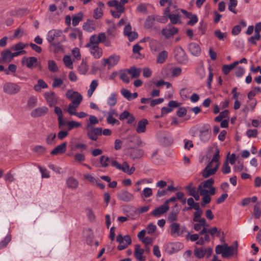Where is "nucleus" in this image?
Masks as SVG:
<instances>
[{"mask_svg": "<svg viewBox=\"0 0 261 261\" xmlns=\"http://www.w3.org/2000/svg\"><path fill=\"white\" fill-rule=\"evenodd\" d=\"M219 153V149L218 147H217L215 150V152L212 159V162H215L216 164L219 163L220 164L219 159L220 158V156Z\"/></svg>", "mask_w": 261, "mask_h": 261, "instance_id": "60", "label": "nucleus"}, {"mask_svg": "<svg viewBox=\"0 0 261 261\" xmlns=\"http://www.w3.org/2000/svg\"><path fill=\"white\" fill-rule=\"evenodd\" d=\"M62 34V31L52 29L48 31L46 35V40L50 44L56 41Z\"/></svg>", "mask_w": 261, "mask_h": 261, "instance_id": "14", "label": "nucleus"}, {"mask_svg": "<svg viewBox=\"0 0 261 261\" xmlns=\"http://www.w3.org/2000/svg\"><path fill=\"white\" fill-rule=\"evenodd\" d=\"M222 172L223 174H226L230 172V167L229 166V164L227 161H225L223 164L222 168Z\"/></svg>", "mask_w": 261, "mask_h": 261, "instance_id": "63", "label": "nucleus"}, {"mask_svg": "<svg viewBox=\"0 0 261 261\" xmlns=\"http://www.w3.org/2000/svg\"><path fill=\"white\" fill-rule=\"evenodd\" d=\"M107 33L108 35L111 38H113L115 37L117 35L116 27L114 25L108 28L107 29Z\"/></svg>", "mask_w": 261, "mask_h": 261, "instance_id": "46", "label": "nucleus"}, {"mask_svg": "<svg viewBox=\"0 0 261 261\" xmlns=\"http://www.w3.org/2000/svg\"><path fill=\"white\" fill-rule=\"evenodd\" d=\"M178 29L173 27L172 24H169L162 30V34L166 38L169 39L178 32Z\"/></svg>", "mask_w": 261, "mask_h": 261, "instance_id": "11", "label": "nucleus"}, {"mask_svg": "<svg viewBox=\"0 0 261 261\" xmlns=\"http://www.w3.org/2000/svg\"><path fill=\"white\" fill-rule=\"evenodd\" d=\"M178 212L172 210L168 216L167 220L170 222L176 221L177 219V214Z\"/></svg>", "mask_w": 261, "mask_h": 261, "instance_id": "54", "label": "nucleus"}, {"mask_svg": "<svg viewBox=\"0 0 261 261\" xmlns=\"http://www.w3.org/2000/svg\"><path fill=\"white\" fill-rule=\"evenodd\" d=\"M117 101L116 94L112 93L108 99V104L111 107H113L116 104Z\"/></svg>", "mask_w": 261, "mask_h": 261, "instance_id": "48", "label": "nucleus"}, {"mask_svg": "<svg viewBox=\"0 0 261 261\" xmlns=\"http://www.w3.org/2000/svg\"><path fill=\"white\" fill-rule=\"evenodd\" d=\"M186 191L189 195L192 196L196 199V189L195 187H192L191 184L186 187Z\"/></svg>", "mask_w": 261, "mask_h": 261, "instance_id": "59", "label": "nucleus"}, {"mask_svg": "<svg viewBox=\"0 0 261 261\" xmlns=\"http://www.w3.org/2000/svg\"><path fill=\"white\" fill-rule=\"evenodd\" d=\"M219 167V164H216L213 168H210L205 167L202 172V175L204 178H207L211 175L215 174Z\"/></svg>", "mask_w": 261, "mask_h": 261, "instance_id": "24", "label": "nucleus"}, {"mask_svg": "<svg viewBox=\"0 0 261 261\" xmlns=\"http://www.w3.org/2000/svg\"><path fill=\"white\" fill-rule=\"evenodd\" d=\"M66 125L68 126V130H71L74 128H77L82 126V124L81 123L74 121H69L67 122Z\"/></svg>", "mask_w": 261, "mask_h": 261, "instance_id": "44", "label": "nucleus"}, {"mask_svg": "<svg viewBox=\"0 0 261 261\" xmlns=\"http://www.w3.org/2000/svg\"><path fill=\"white\" fill-rule=\"evenodd\" d=\"M68 188L71 189H76L79 186V181L73 177H69L66 180Z\"/></svg>", "mask_w": 261, "mask_h": 261, "instance_id": "34", "label": "nucleus"}, {"mask_svg": "<svg viewBox=\"0 0 261 261\" xmlns=\"http://www.w3.org/2000/svg\"><path fill=\"white\" fill-rule=\"evenodd\" d=\"M226 244L217 245L215 248V252L216 254H221L222 256L223 257Z\"/></svg>", "mask_w": 261, "mask_h": 261, "instance_id": "56", "label": "nucleus"}, {"mask_svg": "<svg viewBox=\"0 0 261 261\" xmlns=\"http://www.w3.org/2000/svg\"><path fill=\"white\" fill-rule=\"evenodd\" d=\"M168 53L166 50L160 52L156 58V63L158 64H163L167 59Z\"/></svg>", "mask_w": 261, "mask_h": 261, "instance_id": "35", "label": "nucleus"}, {"mask_svg": "<svg viewBox=\"0 0 261 261\" xmlns=\"http://www.w3.org/2000/svg\"><path fill=\"white\" fill-rule=\"evenodd\" d=\"M11 236L7 235L4 240L0 242V249L6 247L9 242L11 241Z\"/></svg>", "mask_w": 261, "mask_h": 261, "instance_id": "62", "label": "nucleus"}, {"mask_svg": "<svg viewBox=\"0 0 261 261\" xmlns=\"http://www.w3.org/2000/svg\"><path fill=\"white\" fill-rule=\"evenodd\" d=\"M1 56L4 61H10L12 60L11 52L9 49L2 51L1 53Z\"/></svg>", "mask_w": 261, "mask_h": 261, "instance_id": "43", "label": "nucleus"}, {"mask_svg": "<svg viewBox=\"0 0 261 261\" xmlns=\"http://www.w3.org/2000/svg\"><path fill=\"white\" fill-rule=\"evenodd\" d=\"M29 11L27 8H14L9 12L10 16H23L27 15Z\"/></svg>", "mask_w": 261, "mask_h": 261, "instance_id": "23", "label": "nucleus"}, {"mask_svg": "<svg viewBox=\"0 0 261 261\" xmlns=\"http://www.w3.org/2000/svg\"><path fill=\"white\" fill-rule=\"evenodd\" d=\"M155 21V17H148V18L146 19L145 22V28L146 29H150L153 27V26L154 24Z\"/></svg>", "mask_w": 261, "mask_h": 261, "instance_id": "47", "label": "nucleus"}, {"mask_svg": "<svg viewBox=\"0 0 261 261\" xmlns=\"http://www.w3.org/2000/svg\"><path fill=\"white\" fill-rule=\"evenodd\" d=\"M37 102V98L34 96H31L28 100L27 106L30 108H33L36 106Z\"/></svg>", "mask_w": 261, "mask_h": 261, "instance_id": "49", "label": "nucleus"}, {"mask_svg": "<svg viewBox=\"0 0 261 261\" xmlns=\"http://www.w3.org/2000/svg\"><path fill=\"white\" fill-rule=\"evenodd\" d=\"M145 250L141 248L140 245L136 244L135 246L134 256L138 261H144L146 259L145 256H143Z\"/></svg>", "mask_w": 261, "mask_h": 261, "instance_id": "21", "label": "nucleus"}, {"mask_svg": "<svg viewBox=\"0 0 261 261\" xmlns=\"http://www.w3.org/2000/svg\"><path fill=\"white\" fill-rule=\"evenodd\" d=\"M214 180L213 178H210L201 182L197 189V193L202 196L201 202V206L204 207L206 204L211 202L212 198L211 195H215L216 189L213 187ZM199 199V196L197 194V201Z\"/></svg>", "mask_w": 261, "mask_h": 261, "instance_id": "1", "label": "nucleus"}, {"mask_svg": "<svg viewBox=\"0 0 261 261\" xmlns=\"http://www.w3.org/2000/svg\"><path fill=\"white\" fill-rule=\"evenodd\" d=\"M81 99L77 98V99H73L71 103L69 104L67 111L68 113L71 115H74L76 112V108L80 106L81 103Z\"/></svg>", "mask_w": 261, "mask_h": 261, "instance_id": "22", "label": "nucleus"}, {"mask_svg": "<svg viewBox=\"0 0 261 261\" xmlns=\"http://www.w3.org/2000/svg\"><path fill=\"white\" fill-rule=\"evenodd\" d=\"M116 241L119 243L117 249L122 250L127 247L128 245L132 243V240L129 235L122 236L121 234L117 236Z\"/></svg>", "mask_w": 261, "mask_h": 261, "instance_id": "5", "label": "nucleus"}, {"mask_svg": "<svg viewBox=\"0 0 261 261\" xmlns=\"http://www.w3.org/2000/svg\"><path fill=\"white\" fill-rule=\"evenodd\" d=\"M56 142V134L50 133L48 134L46 139V142L47 144L51 145L55 144Z\"/></svg>", "mask_w": 261, "mask_h": 261, "instance_id": "45", "label": "nucleus"}, {"mask_svg": "<svg viewBox=\"0 0 261 261\" xmlns=\"http://www.w3.org/2000/svg\"><path fill=\"white\" fill-rule=\"evenodd\" d=\"M128 73H127V69H124L123 70L120 71L119 72V78L121 80H122L123 82L125 83H129L130 82V79L129 76H128Z\"/></svg>", "mask_w": 261, "mask_h": 261, "instance_id": "39", "label": "nucleus"}, {"mask_svg": "<svg viewBox=\"0 0 261 261\" xmlns=\"http://www.w3.org/2000/svg\"><path fill=\"white\" fill-rule=\"evenodd\" d=\"M83 30L88 32H92L96 29L95 21L94 20L87 19L83 25Z\"/></svg>", "mask_w": 261, "mask_h": 261, "instance_id": "28", "label": "nucleus"}, {"mask_svg": "<svg viewBox=\"0 0 261 261\" xmlns=\"http://www.w3.org/2000/svg\"><path fill=\"white\" fill-rule=\"evenodd\" d=\"M211 136V127L209 124H204L200 129V139L204 142H207Z\"/></svg>", "mask_w": 261, "mask_h": 261, "instance_id": "7", "label": "nucleus"}, {"mask_svg": "<svg viewBox=\"0 0 261 261\" xmlns=\"http://www.w3.org/2000/svg\"><path fill=\"white\" fill-rule=\"evenodd\" d=\"M185 232L186 228H180L178 223H173L170 225V233L172 237L182 236Z\"/></svg>", "mask_w": 261, "mask_h": 261, "instance_id": "8", "label": "nucleus"}, {"mask_svg": "<svg viewBox=\"0 0 261 261\" xmlns=\"http://www.w3.org/2000/svg\"><path fill=\"white\" fill-rule=\"evenodd\" d=\"M85 211L89 221L90 222H94L96 219V217L91 207H87L85 208Z\"/></svg>", "mask_w": 261, "mask_h": 261, "instance_id": "40", "label": "nucleus"}, {"mask_svg": "<svg viewBox=\"0 0 261 261\" xmlns=\"http://www.w3.org/2000/svg\"><path fill=\"white\" fill-rule=\"evenodd\" d=\"M77 70L80 74H86L88 70V66L86 63L83 61L81 64L79 65Z\"/></svg>", "mask_w": 261, "mask_h": 261, "instance_id": "41", "label": "nucleus"}, {"mask_svg": "<svg viewBox=\"0 0 261 261\" xmlns=\"http://www.w3.org/2000/svg\"><path fill=\"white\" fill-rule=\"evenodd\" d=\"M47 85L42 79H39L38 81V85L34 86V89L36 91H39L40 90V88L45 89L47 88Z\"/></svg>", "mask_w": 261, "mask_h": 261, "instance_id": "53", "label": "nucleus"}, {"mask_svg": "<svg viewBox=\"0 0 261 261\" xmlns=\"http://www.w3.org/2000/svg\"><path fill=\"white\" fill-rule=\"evenodd\" d=\"M98 39V35H92L90 37L89 42L86 44L85 46H98V44L100 43Z\"/></svg>", "mask_w": 261, "mask_h": 261, "instance_id": "36", "label": "nucleus"}, {"mask_svg": "<svg viewBox=\"0 0 261 261\" xmlns=\"http://www.w3.org/2000/svg\"><path fill=\"white\" fill-rule=\"evenodd\" d=\"M148 124V120L143 118L139 121L136 128V132L138 134L145 133L146 131V125Z\"/></svg>", "mask_w": 261, "mask_h": 261, "instance_id": "29", "label": "nucleus"}, {"mask_svg": "<svg viewBox=\"0 0 261 261\" xmlns=\"http://www.w3.org/2000/svg\"><path fill=\"white\" fill-rule=\"evenodd\" d=\"M67 143L63 142L62 144L56 146L51 150L50 154L53 155L61 154L65 152L66 150Z\"/></svg>", "mask_w": 261, "mask_h": 261, "instance_id": "26", "label": "nucleus"}, {"mask_svg": "<svg viewBox=\"0 0 261 261\" xmlns=\"http://www.w3.org/2000/svg\"><path fill=\"white\" fill-rule=\"evenodd\" d=\"M48 111V108L45 106H43L33 110L31 113V115L32 117L37 118L45 115Z\"/></svg>", "mask_w": 261, "mask_h": 261, "instance_id": "20", "label": "nucleus"}, {"mask_svg": "<svg viewBox=\"0 0 261 261\" xmlns=\"http://www.w3.org/2000/svg\"><path fill=\"white\" fill-rule=\"evenodd\" d=\"M54 112L55 114L58 116V120L59 127H61V126H64L65 124H66V123L63 119V115L61 109L59 107H55Z\"/></svg>", "mask_w": 261, "mask_h": 261, "instance_id": "30", "label": "nucleus"}, {"mask_svg": "<svg viewBox=\"0 0 261 261\" xmlns=\"http://www.w3.org/2000/svg\"><path fill=\"white\" fill-rule=\"evenodd\" d=\"M214 35L220 40H223L227 36L226 33H222L219 30H216L214 32Z\"/></svg>", "mask_w": 261, "mask_h": 261, "instance_id": "61", "label": "nucleus"}, {"mask_svg": "<svg viewBox=\"0 0 261 261\" xmlns=\"http://www.w3.org/2000/svg\"><path fill=\"white\" fill-rule=\"evenodd\" d=\"M234 246H228L226 244L223 257H229L233 255L234 252L237 253L238 251V242L236 241L234 242Z\"/></svg>", "mask_w": 261, "mask_h": 261, "instance_id": "18", "label": "nucleus"}, {"mask_svg": "<svg viewBox=\"0 0 261 261\" xmlns=\"http://www.w3.org/2000/svg\"><path fill=\"white\" fill-rule=\"evenodd\" d=\"M120 60V56L116 55H112L110 56L107 59H102V64L103 66H106L108 65L109 66V68H110L111 67H113L115 66Z\"/></svg>", "mask_w": 261, "mask_h": 261, "instance_id": "15", "label": "nucleus"}, {"mask_svg": "<svg viewBox=\"0 0 261 261\" xmlns=\"http://www.w3.org/2000/svg\"><path fill=\"white\" fill-rule=\"evenodd\" d=\"M237 0H229L228 10L234 14H237V11L234 8L237 6Z\"/></svg>", "mask_w": 261, "mask_h": 261, "instance_id": "55", "label": "nucleus"}, {"mask_svg": "<svg viewBox=\"0 0 261 261\" xmlns=\"http://www.w3.org/2000/svg\"><path fill=\"white\" fill-rule=\"evenodd\" d=\"M44 96L49 107H55L57 104L58 97L54 91L45 93Z\"/></svg>", "mask_w": 261, "mask_h": 261, "instance_id": "13", "label": "nucleus"}, {"mask_svg": "<svg viewBox=\"0 0 261 261\" xmlns=\"http://www.w3.org/2000/svg\"><path fill=\"white\" fill-rule=\"evenodd\" d=\"M111 165L115 167L116 169L122 171L124 173H127L128 175L132 174L135 171V168L132 167L129 168V166L126 162H124L122 165L119 164L115 160L111 161Z\"/></svg>", "mask_w": 261, "mask_h": 261, "instance_id": "3", "label": "nucleus"}, {"mask_svg": "<svg viewBox=\"0 0 261 261\" xmlns=\"http://www.w3.org/2000/svg\"><path fill=\"white\" fill-rule=\"evenodd\" d=\"M110 162V159L108 156L105 155L101 156L100 158V163L101 167H107L109 165V163Z\"/></svg>", "mask_w": 261, "mask_h": 261, "instance_id": "51", "label": "nucleus"}, {"mask_svg": "<svg viewBox=\"0 0 261 261\" xmlns=\"http://www.w3.org/2000/svg\"><path fill=\"white\" fill-rule=\"evenodd\" d=\"M260 39V35L255 34L254 36L250 37L248 39L249 43L251 45H256V41L259 40Z\"/></svg>", "mask_w": 261, "mask_h": 261, "instance_id": "58", "label": "nucleus"}, {"mask_svg": "<svg viewBox=\"0 0 261 261\" xmlns=\"http://www.w3.org/2000/svg\"><path fill=\"white\" fill-rule=\"evenodd\" d=\"M21 63L22 65H25L28 68L33 69L37 66L38 60L37 58L35 57H24L21 60Z\"/></svg>", "mask_w": 261, "mask_h": 261, "instance_id": "16", "label": "nucleus"}, {"mask_svg": "<svg viewBox=\"0 0 261 261\" xmlns=\"http://www.w3.org/2000/svg\"><path fill=\"white\" fill-rule=\"evenodd\" d=\"M169 208V206H166L164 203L155 208L152 212L151 214L153 216L159 217L161 214L165 213Z\"/></svg>", "mask_w": 261, "mask_h": 261, "instance_id": "27", "label": "nucleus"}, {"mask_svg": "<svg viewBox=\"0 0 261 261\" xmlns=\"http://www.w3.org/2000/svg\"><path fill=\"white\" fill-rule=\"evenodd\" d=\"M98 123L97 118L93 115L89 117V122L86 125V129L88 132L87 135L89 139L92 141H96L98 137L102 135V128L95 127L93 125L96 124Z\"/></svg>", "mask_w": 261, "mask_h": 261, "instance_id": "2", "label": "nucleus"}, {"mask_svg": "<svg viewBox=\"0 0 261 261\" xmlns=\"http://www.w3.org/2000/svg\"><path fill=\"white\" fill-rule=\"evenodd\" d=\"M192 91V90L191 88H186L181 89L180 90L179 94L182 100H187L190 97L191 100L193 102H195L196 93H193L190 97Z\"/></svg>", "mask_w": 261, "mask_h": 261, "instance_id": "10", "label": "nucleus"}, {"mask_svg": "<svg viewBox=\"0 0 261 261\" xmlns=\"http://www.w3.org/2000/svg\"><path fill=\"white\" fill-rule=\"evenodd\" d=\"M209 241L210 237L208 233L203 234L201 237L197 234V244L203 245L205 242H208Z\"/></svg>", "mask_w": 261, "mask_h": 261, "instance_id": "38", "label": "nucleus"}, {"mask_svg": "<svg viewBox=\"0 0 261 261\" xmlns=\"http://www.w3.org/2000/svg\"><path fill=\"white\" fill-rule=\"evenodd\" d=\"M119 200L128 202L133 200L134 196L133 194L129 192L127 190H122L117 194Z\"/></svg>", "mask_w": 261, "mask_h": 261, "instance_id": "12", "label": "nucleus"}, {"mask_svg": "<svg viewBox=\"0 0 261 261\" xmlns=\"http://www.w3.org/2000/svg\"><path fill=\"white\" fill-rule=\"evenodd\" d=\"M66 97L67 98L69 99H77V98H80L81 99V101H82L83 96L82 95L79 93L78 92L74 91L72 89L68 90L66 93Z\"/></svg>", "mask_w": 261, "mask_h": 261, "instance_id": "32", "label": "nucleus"}, {"mask_svg": "<svg viewBox=\"0 0 261 261\" xmlns=\"http://www.w3.org/2000/svg\"><path fill=\"white\" fill-rule=\"evenodd\" d=\"M183 248V244L179 242H175L167 244L165 249L168 254H171L177 252Z\"/></svg>", "mask_w": 261, "mask_h": 261, "instance_id": "9", "label": "nucleus"}, {"mask_svg": "<svg viewBox=\"0 0 261 261\" xmlns=\"http://www.w3.org/2000/svg\"><path fill=\"white\" fill-rule=\"evenodd\" d=\"M63 61L66 67L69 69L73 68V63L69 56H65L63 58Z\"/></svg>", "mask_w": 261, "mask_h": 261, "instance_id": "52", "label": "nucleus"}, {"mask_svg": "<svg viewBox=\"0 0 261 261\" xmlns=\"http://www.w3.org/2000/svg\"><path fill=\"white\" fill-rule=\"evenodd\" d=\"M107 121L108 124H110L113 125L115 124L119 125L120 124V122L118 120L112 116H108L107 118Z\"/></svg>", "mask_w": 261, "mask_h": 261, "instance_id": "64", "label": "nucleus"}, {"mask_svg": "<svg viewBox=\"0 0 261 261\" xmlns=\"http://www.w3.org/2000/svg\"><path fill=\"white\" fill-rule=\"evenodd\" d=\"M98 86V82L97 80H93L90 84V88L88 90V96L91 97L94 91L95 90Z\"/></svg>", "mask_w": 261, "mask_h": 261, "instance_id": "42", "label": "nucleus"}, {"mask_svg": "<svg viewBox=\"0 0 261 261\" xmlns=\"http://www.w3.org/2000/svg\"><path fill=\"white\" fill-rule=\"evenodd\" d=\"M21 87L16 83L7 82L3 86V91L9 95H14L18 93L21 90Z\"/></svg>", "mask_w": 261, "mask_h": 261, "instance_id": "4", "label": "nucleus"}, {"mask_svg": "<svg viewBox=\"0 0 261 261\" xmlns=\"http://www.w3.org/2000/svg\"><path fill=\"white\" fill-rule=\"evenodd\" d=\"M212 251L213 249L210 247L205 248L201 247L198 249L197 248V257L201 258L206 256V258H209L212 255Z\"/></svg>", "mask_w": 261, "mask_h": 261, "instance_id": "19", "label": "nucleus"}, {"mask_svg": "<svg viewBox=\"0 0 261 261\" xmlns=\"http://www.w3.org/2000/svg\"><path fill=\"white\" fill-rule=\"evenodd\" d=\"M127 73L131 75L132 79L138 77L141 72V68H137L135 66H132L129 69H126Z\"/></svg>", "mask_w": 261, "mask_h": 261, "instance_id": "33", "label": "nucleus"}, {"mask_svg": "<svg viewBox=\"0 0 261 261\" xmlns=\"http://www.w3.org/2000/svg\"><path fill=\"white\" fill-rule=\"evenodd\" d=\"M174 57L176 60L180 64H185L187 61V57L182 48L177 46L174 49Z\"/></svg>", "mask_w": 261, "mask_h": 261, "instance_id": "6", "label": "nucleus"}, {"mask_svg": "<svg viewBox=\"0 0 261 261\" xmlns=\"http://www.w3.org/2000/svg\"><path fill=\"white\" fill-rule=\"evenodd\" d=\"M144 152L143 149L135 148L131 149L130 156L133 160L141 158L144 155Z\"/></svg>", "mask_w": 261, "mask_h": 261, "instance_id": "31", "label": "nucleus"}, {"mask_svg": "<svg viewBox=\"0 0 261 261\" xmlns=\"http://www.w3.org/2000/svg\"><path fill=\"white\" fill-rule=\"evenodd\" d=\"M48 68L49 71L51 72H57L58 70V67L56 62L54 60H49L48 62Z\"/></svg>", "mask_w": 261, "mask_h": 261, "instance_id": "50", "label": "nucleus"}, {"mask_svg": "<svg viewBox=\"0 0 261 261\" xmlns=\"http://www.w3.org/2000/svg\"><path fill=\"white\" fill-rule=\"evenodd\" d=\"M89 49L91 54L95 58L99 59L102 55V50L98 46H85Z\"/></svg>", "mask_w": 261, "mask_h": 261, "instance_id": "25", "label": "nucleus"}, {"mask_svg": "<svg viewBox=\"0 0 261 261\" xmlns=\"http://www.w3.org/2000/svg\"><path fill=\"white\" fill-rule=\"evenodd\" d=\"M33 151L40 155H42L46 152V148L42 145H36L34 147Z\"/></svg>", "mask_w": 261, "mask_h": 261, "instance_id": "57", "label": "nucleus"}, {"mask_svg": "<svg viewBox=\"0 0 261 261\" xmlns=\"http://www.w3.org/2000/svg\"><path fill=\"white\" fill-rule=\"evenodd\" d=\"M261 202H257L253 207V215L254 217L258 219L261 216Z\"/></svg>", "mask_w": 261, "mask_h": 261, "instance_id": "37", "label": "nucleus"}, {"mask_svg": "<svg viewBox=\"0 0 261 261\" xmlns=\"http://www.w3.org/2000/svg\"><path fill=\"white\" fill-rule=\"evenodd\" d=\"M167 3L168 4V6L164 10L163 16H181L178 12V13L175 12V10H173L172 13L171 12L170 8L171 7H173L175 10L177 9V6L173 5L172 0H168Z\"/></svg>", "mask_w": 261, "mask_h": 261, "instance_id": "17", "label": "nucleus"}]
</instances>
